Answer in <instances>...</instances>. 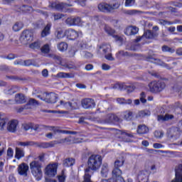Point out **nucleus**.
<instances>
[{
	"label": "nucleus",
	"instance_id": "obj_55",
	"mask_svg": "<svg viewBox=\"0 0 182 182\" xmlns=\"http://www.w3.org/2000/svg\"><path fill=\"white\" fill-rule=\"evenodd\" d=\"M28 105H31V106H36V105H39L38 101L33 98H31L28 100Z\"/></svg>",
	"mask_w": 182,
	"mask_h": 182
},
{
	"label": "nucleus",
	"instance_id": "obj_58",
	"mask_svg": "<svg viewBox=\"0 0 182 182\" xmlns=\"http://www.w3.org/2000/svg\"><path fill=\"white\" fill-rule=\"evenodd\" d=\"M159 23H160V25H173V22L167 21L164 20V19L159 20Z\"/></svg>",
	"mask_w": 182,
	"mask_h": 182
},
{
	"label": "nucleus",
	"instance_id": "obj_14",
	"mask_svg": "<svg viewBox=\"0 0 182 182\" xmlns=\"http://www.w3.org/2000/svg\"><path fill=\"white\" fill-rule=\"evenodd\" d=\"M49 127H50L43 125V124H40V125L36 124V125H34L33 127H31L29 124H26L23 125V129L26 132H28V130H31V129L33 130H35V132H42V130L49 129Z\"/></svg>",
	"mask_w": 182,
	"mask_h": 182
},
{
	"label": "nucleus",
	"instance_id": "obj_21",
	"mask_svg": "<svg viewBox=\"0 0 182 182\" xmlns=\"http://www.w3.org/2000/svg\"><path fill=\"white\" fill-rule=\"evenodd\" d=\"M176 177L171 182H182V164L176 168Z\"/></svg>",
	"mask_w": 182,
	"mask_h": 182
},
{
	"label": "nucleus",
	"instance_id": "obj_52",
	"mask_svg": "<svg viewBox=\"0 0 182 182\" xmlns=\"http://www.w3.org/2000/svg\"><path fill=\"white\" fill-rule=\"evenodd\" d=\"M66 180V175L65 174V171H62L61 174L58 176L59 182H65Z\"/></svg>",
	"mask_w": 182,
	"mask_h": 182
},
{
	"label": "nucleus",
	"instance_id": "obj_3",
	"mask_svg": "<svg viewBox=\"0 0 182 182\" xmlns=\"http://www.w3.org/2000/svg\"><path fill=\"white\" fill-rule=\"evenodd\" d=\"M120 8V3L115 1L114 4L100 3L98 4V9L104 14H113L116 9Z\"/></svg>",
	"mask_w": 182,
	"mask_h": 182
},
{
	"label": "nucleus",
	"instance_id": "obj_63",
	"mask_svg": "<svg viewBox=\"0 0 182 182\" xmlns=\"http://www.w3.org/2000/svg\"><path fill=\"white\" fill-rule=\"evenodd\" d=\"M54 16V21H58V19H62V17L64 16L63 14H53Z\"/></svg>",
	"mask_w": 182,
	"mask_h": 182
},
{
	"label": "nucleus",
	"instance_id": "obj_37",
	"mask_svg": "<svg viewBox=\"0 0 182 182\" xmlns=\"http://www.w3.org/2000/svg\"><path fill=\"white\" fill-rule=\"evenodd\" d=\"M149 132V128L146 125H139L137 129L139 134H146Z\"/></svg>",
	"mask_w": 182,
	"mask_h": 182
},
{
	"label": "nucleus",
	"instance_id": "obj_8",
	"mask_svg": "<svg viewBox=\"0 0 182 182\" xmlns=\"http://www.w3.org/2000/svg\"><path fill=\"white\" fill-rule=\"evenodd\" d=\"M45 173L48 177H55L58 174V163L49 164L45 168Z\"/></svg>",
	"mask_w": 182,
	"mask_h": 182
},
{
	"label": "nucleus",
	"instance_id": "obj_59",
	"mask_svg": "<svg viewBox=\"0 0 182 182\" xmlns=\"http://www.w3.org/2000/svg\"><path fill=\"white\" fill-rule=\"evenodd\" d=\"M7 156L9 157V159L14 157V149H12V148H9L8 149Z\"/></svg>",
	"mask_w": 182,
	"mask_h": 182
},
{
	"label": "nucleus",
	"instance_id": "obj_6",
	"mask_svg": "<svg viewBox=\"0 0 182 182\" xmlns=\"http://www.w3.org/2000/svg\"><path fill=\"white\" fill-rule=\"evenodd\" d=\"M33 41V32L31 30H25L22 32L20 41L22 45H28Z\"/></svg>",
	"mask_w": 182,
	"mask_h": 182
},
{
	"label": "nucleus",
	"instance_id": "obj_48",
	"mask_svg": "<svg viewBox=\"0 0 182 182\" xmlns=\"http://www.w3.org/2000/svg\"><path fill=\"white\" fill-rule=\"evenodd\" d=\"M123 164H124V160H123V159H117L114 161V167H116L117 168H120V167L123 166Z\"/></svg>",
	"mask_w": 182,
	"mask_h": 182
},
{
	"label": "nucleus",
	"instance_id": "obj_12",
	"mask_svg": "<svg viewBox=\"0 0 182 182\" xmlns=\"http://www.w3.org/2000/svg\"><path fill=\"white\" fill-rule=\"evenodd\" d=\"M105 31L109 36H112L114 38V39L116 41V42H119V43H122V42H123V37L117 36V35H114L116 31H114V29L112 28L110 26H105Z\"/></svg>",
	"mask_w": 182,
	"mask_h": 182
},
{
	"label": "nucleus",
	"instance_id": "obj_24",
	"mask_svg": "<svg viewBox=\"0 0 182 182\" xmlns=\"http://www.w3.org/2000/svg\"><path fill=\"white\" fill-rule=\"evenodd\" d=\"M14 9L17 12H23V13L32 12V11H33V9L32 8V6H16Z\"/></svg>",
	"mask_w": 182,
	"mask_h": 182
},
{
	"label": "nucleus",
	"instance_id": "obj_43",
	"mask_svg": "<svg viewBox=\"0 0 182 182\" xmlns=\"http://www.w3.org/2000/svg\"><path fill=\"white\" fill-rule=\"evenodd\" d=\"M151 114V112L149 111L148 109L141 110L138 112V117H147V116H150Z\"/></svg>",
	"mask_w": 182,
	"mask_h": 182
},
{
	"label": "nucleus",
	"instance_id": "obj_34",
	"mask_svg": "<svg viewBox=\"0 0 182 182\" xmlns=\"http://www.w3.org/2000/svg\"><path fill=\"white\" fill-rule=\"evenodd\" d=\"M122 174V170L119 168H116L114 166V168L112 172V176L113 178H117L119 177H121Z\"/></svg>",
	"mask_w": 182,
	"mask_h": 182
},
{
	"label": "nucleus",
	"instance_id": "obj_40",
	"mask_svg": "<svg viewBox=\"0 0 182 182\" xmlns=\"http://www.w3.org/2000/svg\"><path fill=\"white\" fill-rule=\"evenodd\" d=\"M57 39H62V38H65L66 36L65 32L63 33V29L58 28L55 33Z\"/></svg>",
	"mask_w": 182,
	"mask_h": 182
},
{
	"label": "nucleus",
	"instance_id": "obj_2",
	"mask_svg": "<svg viewBox=\"0 0 182 182\" xmlns=\"http://www.w3.org/2000/svg\"><path fill=\"white\" fill-rule=\"evenodd\" d=\"M109 52H112V46L110 44L102 43L98 46L97 53L99 55V56L105 55V58L107 59V60H114V58H113L112 53H108Z\"/></svg>",
	"mask_w": 182,
	"mask_h": 182
},
{
	"label": "nucleus",
	"instance_id": "obj_1",
	"mask_svg": "<svg viewBox=\"0 0 182 182\" xmlns=\"http://www.w3.org/2000/svg\"><path fill=\"white\" fill-rule=\"evenodd\" d=\"M0 116H1V119H0L1 122H4L3 124V127L0 126V130H4L5 127H6L9 132L11 133H15L16 132V127H18V120L12 119L11 121L8 120V118L5 117V114L0 113Z\"/></svg>",
	"mask_w": 182,
	"mask_h": 182
},
{
	"label": "nucleus",
	"instance_id": "obj_56",
	"mask_svg": "<svg viewBox=\"0 0 182 182\" xmlns=\"http://www.w3.org/2000/svg\"><path fill=\"white\" fill-rule=\"evenodd\" d=\"M117 56H129V53L124 50H119L117 53Z\"/></svg>",
	"mask_w": 182,
	"mask_h": 182
},
{
	"label": "nucleus",
	"instance_id": "obj_15",
	"mask_svg": "<svg viewBox=\"0 0 182 182\" xmlns=\"http://www.w3.org/2000/svg\"><path fill=\"white\" fill-rule=\"evenodd\" d=\"M80 35H82L81 31H76V30L72 28L65 31V36H67L68 39H71L72 41L77 39V38H79Z\"/></svg>",
	"mask_w": 182,
	"mask_h": 182
},
{
	"label": "nucleus",
	"instance_id": "obj_44",
	"mask_svg": "<svg viewBox=\"0 0 182 182\" xmlns=\"http://www.w3.org/2000/svg\"><path fill=\"white\" fill-rule=\"evenodd\" d=\"M48 56L49 58L53 59V60H55V62H56L57 63H62V58H60V56L55 54H50Z\"/></svg>",
	"mask_w": 182,
	"mask_h": 182
},
{
	"label": "nucleus",
	"instance_id": "obj_53",
	"mask_svg": "<svg viewBox=\"0 0 182 182\" xmlns=\"http://www.w3.org/2000/svg\"><path fill=\"white\" fill-rule=\"evenodd\" d=\"M140 100H141V103H146L147 100H146V92H142L140 94Z\"/></svg>",
	"mask_w": 182,
	"mask_h": 182
},
{
	"label": "nucleus",
	"instance_id": "obj_42",
	"mask_svg": "<svg viewBox=\"0 0 182 182\" xmlns=\"http://www.w3.org/2000/svg\"><path fill=\"white\" fill-rule=\"evenodd\" d=\"M117 102L119 105H132L133 101L131 99L126 100L124 98H117Z\"/></svg>",
	"mask_w": 182,
	"mask_h": 182
},
{
	"label": "nucleus",
	"instance_id": "obj_26",
	"mask_svg": "<svg viewBox=\"0 0 182 182\" xmlns=\"http://www.w3.org/2000/svg\"><path fill=\"white\" fill-rule=\"evenodd\" d=\"M174 115L171 114H166L165 115H158V122H168V120H173Z\"/></svg>",
	"mask_w": 182,
	"mask_h": 182
},
{
	"label": "nucleus",
	"instance_id": "obj_35",
	"mask_svg": "<svg viewBox=\"0 0 182 182\" xmlns=\"http://www.w3.org/2000/svg\"><path fill=\"white\" fill-rule=\"evenodd\" d=\"M109 173V165L107 164H104L101 168V174L102 177H107Z\"/></svg>",
	"mask_w": 182,
	"mask_h": 182
},
{
	"label": "nucleus",
	"instance_id": "obj_11",
	"mask_svg": "<svg viewBox=\"0 0 182 182\" xmlns=\"http://www.w3.org/2000/svg\"><path fill=\"white\" fill-rule=\"evenodd\" d=\"M157 36H159V33L156 32H153L151 30H146L142 36H139L135 40V42H140L144 38L146 39H154V38H157Z\"/></svg>",
	"mask_w": 182,
	"mask_h": 182
},
{
	"label": "nucleus",
	"instance_id": "obj_45",
	"mask_svg": "<svg viewBox=\"0 0 182 182\" xmlns=\"http://www.w3.org/2000/svg\"><path fill=\"white\" fill-rule=\"evenodd\" d=\"M58 49L60 50V52H65V50H68V43L65 42H61L58 45Z\"/></svg>",
	"mask_w": 182,
	"mask_h": 182
},
{
	"label": "nucleus",
	"instance_id": "obj_64",
	"mask_svg": "<svg viewBox=\"0 0 182 182\" xmlns=\"http://www.w3.org/2000/svg\"><path fill=\"white\" fill-rule=\"evenodd\" d=\"M101 182H116V180L114 178H111L109 179H102L101 180Z\"/></svg>",
	"mask_w": 182,
	"mask_h": 182
},
{
	"label": "nucleus",
	"instance_id": "obj_28",
	"mask_svg": "<svg viewBox=\"0 0 182 182\" xmlns=\"http://www.w3.org/2000/svg\"><path fill=\"white\" fill-rule=\"evenodd\" d=\"M16 92H19V87L17 85H11L9 88L4 90V93L6 95H14V93H16Z\"/></svg>",
	"mask_w": 182,
	"mask_h": 182
},
{
	"label": "nucleus",
	"instance_id": "obj_47",
	"mask_svg": "<svg viewBox=\"0 0 182 182\" xmlns=\"http://www.w3.org/2000/svg\"><path fill=\"white\" fill-rule=\"evenodd\" d=\"M18 146H21L22 147H28V146H35L34 141H26V142H17Z\"/></svg>",
	"mask_w": 182,
	"mask_h": 182
},
{
	"label": "nucleus",
	"instance_id": "obj_17",
	"mask_svg": "<svg viewBox=\"0 0 182 182\" xmlns=\"http://www.w3.org/2000/svg\"><path fill=\"white\" fill-rule=\"evenodd\" d=\"M167 134L169 139L176 140V139H178V137H180V129L177 127L170 128L167 131Z\"/></svg>",
	"mask_w": 182,
	"mask_h": 182
},
{
	"label": "nucleus",
	"instance_id": "obj_27",
	"mask_svg": "<svg viewBox=\"0 0 182 182\" xmlns=\"http://www.w3.org/2000/svg\"><path fill=\"white\" fill-rule=\"evenodd\" d=\"M137 32H139V28L136 26L128 27L124 31L125 35H127L128 36H130L132 35H136Z\"/></svg>",
	"mask_w": 182,
	"mask_h": 182
},
{
	"label": "nucleus",
	"instance_id": "obj_13",
	"mask_svg": "<svg viewBox=\"0 0 182 182\" xmlns=\"http://www.w3.org/2000/svg\"><path fill=\"white\" fill-rule=\"evenodd\" d=\"M147 62H151V63H154L155 65H158L159 66H162L163 68H166V69H171L168 64L163 62L159 58H155L152 55H149L146 58Z\"/></svg>",
	"mask_w": 182,
	"mask_h": 182
},
{
	"label": "nucleus",
	"instance_id": "obj_51",
	"mask_svg": "<svg viewBox=\"0 0 182 182\" xmlns=\"http://www.w3.org/2000/svg\"><path fill=\"white\" fill-rule=\"evenodd\" d=\"M48 113H58L59 114H69L68 111H60V110H48Z\"/></svg>",
	"mask_w": 182,
	"mask_h": 182
},
{
	"label": "nucleus",
	"instance_id": "obj_32",
	"mask_svg": "<svg viewBox=\"0 0 182 182\" xmlns=\"http://www.w3.org/2000/svg\"><path fill=\"white\" fill-rule=\"evenodd\" d=\"M67 4H65L63 3H52L50 6L53 9H57V11H63L65 7H66Z\"/></svg>",
	"mask_w": 182,
	"mask_h": 182
},
{
	"label": "nucleus",
	"instance_id": "obj_7",
	"mask_svg": "<svg viewBox=\"0 0 182 182\" xmlns=\"http://www.w3.org/2000/svg\"><path fill=\"white\" fill-rule=\"evenodd\" d=\"M43 96L37 95L36 97L41 100H43V102H46V103H56L58 95L55 92H45L43 94Z\"/></svg>",
	"mask_w": 182,
	"mask_h": 182
},
{
	"label": "nucleus",
	"instance_id": "obj_60",
	"mask_svg": "<svg viewBox=\"0 0 182 182\" xmlns=\"http://www.w3.org/2000/svg\"><path fill=\"white\" fill-rule=\"evenodd\" d=\"M134 5V0H126L125 6H133Z\"/></svg>",
	"mask_w": 182,
	"mask_h": 182
},
{
	"label": "nucleus",
	"instance_id": "obj_50",
	"mask_svg": "<svg viewBox=\"0 0 182 182\" xmlns=\"http://www.w3.org/2000/svg\"><path fill=\"white\" fill-rule=\"evenodd\" d=\"M162 52H169L170 53H174V52H176V50L173 48H170L167 46H162Z\"/></svg>",
	"mask_w": 182,
	"mask_h": 182
},
{
	"label": "nucleus",
	"instance_id": "obj_36",
	"mask_svg": "<svg viewBox=\"0 0 182 182\" xmlns=\"http://www.w3.org/2000/svg\"><path fill=\"white\" fill-rule=\"evenodd\" d=\"M75 164V159L73 158H68L63 161L64 167H70Z\"/></svg>",
	"mask_w": 182,
	"mask_h": 182
},
{
	"label": "nucleus",
	"instance_id": "obj_10",
	"mask_svg": "<svg viewBox=\"0 0 182 182\" xmlns=\"http://www.w3.org/2000/svg\"><path fill=\"white\" fill-rule=\"evenodd\" d=\"M65 23L70 26H82L83 25V21L79 16L69 17L65 20Z\"/></svg>",
	"mask_w": 182,
	"mask_h": 182
},
{
	"label": "nucleus",
	"instance_id": "obj_18",
	"mask_svg": "<svg viewBox=\"0 0 182 182\" xmlns=\"http://www.w3.org/2000/svg\"><path fill=\"white\" fill-rule=\"evenodd\" d=\"M149 176H150L149 171H140L137 175V180L139 182H147L149 181Z\"/></svg>",
	"mask_w": 182,
	"mask_h": 182
},
{
	"label": "nucleus",
	"instance_id": "obj_62",
	"mask_svg": "<svg viewBox=\"0 0 182 182\" xmlns=\"http://www.w3.org/2000/svg\"><path fill=\"white\" fill-rule=\"evenodd\" d=\"M102 70H110L111 67H110V65H109L106 63H103L102 65Z\"/></svg>",
	"mask_w": 182,
	"mask_h": 182
},
{
	"label": "nucleus",
	"instance_id": "obj_20",
	"mask_svg": "<svg viewBox=\"0 0 182 182\" xmlns=\"http://www.w3.org/2000/svg\"><path fill=\"white\" fill-rule=\"evenodd\" d=\"M56 144L55 141H50V142H34V146L37 147H40L41 149H49L50 147H55Z\"/></svg>",
	"mask_w": 182,
	"mask_h": 182
},
{
	"label": "nucleus",
	"instance_id": "obj_30",
	"mask_svg": "<svg viewBox=\"0 0 182 182\" xmlns=\"http://www.w3.org/2000/svg\"><path fill=\"white\" fill-rule=\"evenodd\" d=\"M52 27V25L50 23H48L43 30L41 31V38H46V36H48V35H50V28Z\"/></svg>",
	"mask_w": 182,
	"mask_h": 182
},
{
	"label": "nucleus",
	"instance_id": "obj_9",
	"mask_svg": "<svg viewBox=\"0 0 182 182\" xmlns=\"http://www.w3.org/2000/svg\"><path fill=\"white\" fill-rule=\"evenodd\" d=\"M60 106H63L64 109H67V110H75L76 109H79V104L76 101L65 102L64 100H60Z\"/></svg>",
	"mask_w": 182,
	"mask_h": 182
},
{
	"label": "nucleus",
	"instance_id": "obj_57",
	"mask_svg": "<svg viewBox=\"0 0 182 182\" xmlns=\"http://www.w3.org/2000/svg\"><path fill=\"white\" fill-rule=\"evenodd\" d=\"M83 53L84 58H85V59H92V58H93V54H92V53L85 51Z\"/></svg>",
	"mask_w": 182,
	"mask_h": 182
},
{
	"label": "nucleus",
	"instance_id": "obj_46",
	"mask_svg": "<svg viewBox=\"0 0 182 182\" xmlns=\"http://www.w3.org/2000/svg\"><path fill=\"white\" fill-rule=\"evenodd\" d=\"M57 77H60V79L70 78L73 77V75H70V73H59L57 74Z\"/></svg>",
	"mask_w": 182,
	"mask_h": 182
},
{
	"label": "nucleus",
	"instance_id": "obj_19",
	"mask_svg": "<svg viewBox=\"0 0 182 182\" xmlns=\"http://www.w3.org/2000/svg\"><path fill=\"white\" fill-rule=\"evenodd\" d=\"M28 170H29V166L25 163L20 164L18 167V174H20V176H24V177L28 176Z\"/></svg>",
	"mask_w": 182,
	"mask_h": 182
},
{
	"label": "nucleus",
	"instance_id": "obj_4",
	"mask_svg": "<svg viewBox=\"0 0 182 182\" xmlns=\"http://www.w3.org/2000/svg\"><path fill=\"white\" fill-rule=\"evenodd\" d=\"M30 168L33 176L36 177L37 181H39L42 178V164L41 161H33L30 164Z\"/></svg>",
	"mask_w": 182,
	"mask_h": 182
},
{
	"label": "nucleus",
	"instance_id": "obj_16",
	"mask_svg": "<svg viewBox=\"0 0 182 182\" xmlns=\"http://www.w3.org/2000/svg\"><path fill=\"white\" fill-rule=\"evenodd\" d=\"M81 105L83 109H93L96 106V102H95V100L93 99L85 98L82 100Z\"/></svg>",
	"mask_w": 182,
	"mask_h": 182
},
{
	"label": "nucleus",
	"instance_id": "obj_49",
	"mask_svg": "<svg viewBox=\"0 0 182 182\" xmlns=\"http://www.w3.org/2000/svg\"><path fill=\"white\" fill-rule=\"evenodd\" d=\"M77 45L78 48H81V49H89V46H87V43H86V41H79Z\"/></svg>",
	"mask_w": 182,
	"mask_h": 182
},
{
	"label": "nucleus",
	"instance_id": "obj_23",
	"mask_svg": "<svg viewBox=\"0 0 182 182\" xmlns=\"http://www.w3.org/2000/svg\"><path fill=\"white\" fill-rule=\"evenodd\" d=\"M118 86H119V90L127 89L129 92H133V90H134V89H136V87H137V86H139V84L137 82H134V84L129 85L127 87H126V85L124 84H119L118 85Z\"/></svg>",
	"mask_w": 182,
	"mask_h": 182
},
{
	"label": "nucleus",
	"instance_id": "obj_41",
	"mask_svg": "<svg viewBox=\"0 0 182 182\" xmlns=\"http://www.w3.org/2000/svg\"><path fill=\"white\" fill-rule=\"evenodd\" d=\"M40 50L41 53H43L44 55H46L50 52V45L49 44H45L43 45L41 48Z\"/></svg>",
	"mask_w": 182,
	"mask_h": 182
},
{
	"label": "nucleus",
	"instance_id": "obj_54",
	"mask_svg": "<svg viewBox=\"0 0 182 182\" xmlns=\"http://www.w3.org/2000/svg\"><path fill=\"white\" fill-rule=\"evenodd\" d=\"M164 133L161 131H155L154 132V136L156 137V139H161L163 137Z\"/></svg>",
	"mask_w": 182,
	"mask_h": 182
},
{
	"label": "nucleus",
	"instance_id": "obj_31",
	"mask_svg": "<svg viewBox=\"0 0 182 182\" xmlns=\"http://www.w3.org/2000/svg\"><path fill=\"white\" fill-rule=\"evenodd\" d=\"M22 157H25V151L19 147H16L15 158L17 159V160H21Z\"/></svg>",
	"mask_w": 182,
	"mask_h": 182
},
{
	"label": "nucleus",
	"instance_id": "obj_61",
	"mask_svg": "<svg viewBox=\"0 0 182 182\" xmlns=\"http://www.w3.org/2000/svg\"><path fill=\"white\" fill-rule=\"evenodd\" d=\"M1 72H9L10 69L8 65H1L0 66Z\"/></svg>",
	"mask_w": 182,
	"mask_h": 182
},
{
	"label": "nucleus",
	"instance_id": "obj_25",
	"mask_svg": "<svg viewBox=\"0 0 182 182\" xmlns=\"http://www.w3.org/2000/svg\"><path fill=\"white\" fill-rule=\"evenodd\" d=\"M15 102L18 105L26 103V97L22 93H18L15 95Z\"/></svg>",
	"mask_w": 182,
	"mask_h": 182
},
{
	"label": "nucleus",
	"instance_id": "obj_5",
	"mask_svg": "<svg viewBox=\"0 0 182 182\" xmlns=\"http://www.w3.org/2000/svg\"><path fill=\"white\" fill-rule=\"evenodd\" d=\"M151 93H159L166 87V83L163 81H153L149 85Z\"/></svg>",
	"mask_w": 182,
	"mask_h": 182
},
{
	"label": "nucleus",
	"instance_id": "obj_38",
	"mask_svg": "<svg viewBox=\"0 0 182 182\" xmlns=\"http://www.w3.org/2000/svg\"><path fill=\"white\" fill-rule=\"evenodd\" d=\"M22 28H23V23L17 21L13 26V31H14V32H19Z\"/></svg>",
	"mask_w": 182,
	"mask_h": 182
},
{
	"label": "nucleus",
	"instance_id": "obj_22",
	"mask_svg": "<svg viewBox=\"0 0 182 182\" xmlns=\"http://www.w3.org/2000/svg\"><path fill=\"white\" fill-rule=\"evenodd\" d=\"M119 117H117V115L114 114H109L107 116L105 120L104 121V123L106 124H109L110 123H113V122H119Z\"/></svg>",
	"mask_w": 182,
	"mask_h": 182
},
{
	"label": "nucleus",
	"instance_id": "obj_33",
	"mask_svg": "<svg viewBox=\"0 0 182 182\" xmlns=\"http://www.w3.org/2000/svg\"><path fill=\"white\" fill-rule=\"evenodd\" d=\"M121 134H122V137H124V141H127V143H129V141H132L130 139H133L134 137V136H133L132 134L126 132H122Z\"/></svg>",
	"mask_w": 182,
	"mask_h": 182
},
{
	"label": "nucleus",
	"instance_id": "obj_39",
	"mask_svg": "<svg viewBox=\"0 0 182 182\" xmlns=\"http://www.w3.org/2000/svg\"><path fill=\"white\" fill-rule=\"evenodd\" d=\"M41 46H42V42L39 40L29 45V48H31V49H41Z\"/></svg>",
	"mask_w": 182,
	"mask_h": 182
},
{
	"label": "nucleus",
	"instance_id": "obj_29",
	"mask_svg": "<svg viewBox=\"0 0 182 182\" xmlns=\"http://www.w3.org/2000/svg\"><path fill=\"white\" fill-rule=\"evenodd\" d=\"M122 116L124 120H127V122H130V120L133 119L134 114L133 113V112L130 110H127L122 113Z\"/></svg>",
	"mask_w": 182,
	"mask_h": 182
}]
</instances>
